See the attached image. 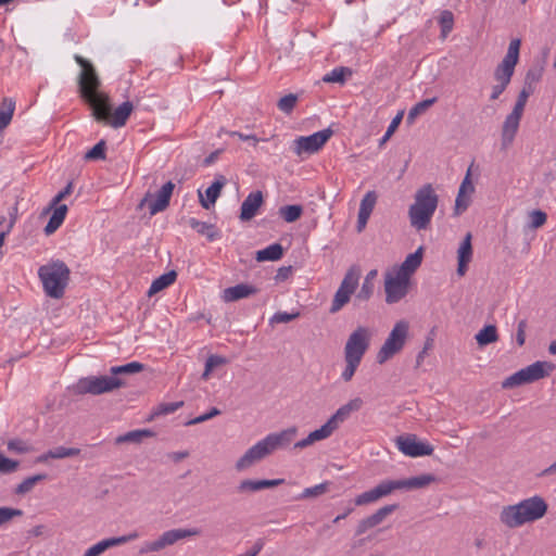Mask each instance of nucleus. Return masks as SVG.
<instances>
[{"instance_id":"f3484780","label":"nucleus","mask_w":556,"mask_h":556,"mask_svg":"<svg viewBox=\"0 0 556 556\" xmlns=\"http://www.w3.org/2000/svg\"><path fill=\"white\" fill-rule=\"evenodd\" d=\"M370 334L367 328L358 327L354 330L344 346V356L362 361L369 348Z\"/></svg>"},{"instance_id":"c756f323","label":"nucleus","mask_w":556,"mask_h":556,"mask_svg":"<svg viewBox=\"0 0 556 556\" xmlns=\"http://www.w3.org/2000/svg\"><path fill=\"white\" fill-rule=\"evenodd\" d=\"M421 261L422 247H419L414 253L406 256L405 261L395 271L409 279L410 275L420 266Z\"/></svg>"},{"instance_id":"9b49d317","label":"nucleus","mask_w":556,"mask_h":556,"mask_svg":"<svg viewBox=\"0 0 556 556\" xmlns=\"http://www.w3.org/2000/svg\"><path fill=\"white\" fill-rule=\"evenodd\" d=\"M198 533L199 531L197 529H173L165 531L157 540L143 542L138 554L146 555L149 553L160 552L181 539L193 536Z\"/></svg>"},{"instance_id":"bb28decb","label":"nucleus","mask_w":556,"mask_h":556,"mask_svg":"<svg viewBox=\"0 0 556 556\" xmlns=\"http://www.w3.org/2000/svg\"><path fill=\"white\" fill-rule=\"evenodd\" d=\"M226 182L227 179L225 176L217 175L213 184L205 190V198H203L202 193L199 192L200 203L203 208L208 210L212 205L215 204Z\"/></svg>"},{"instance_id":"79ce46f5","label":"nucleus","mask_w":556,"mask_h":556,"mask_svg":"<svg viewBox=\"0 0 556 556\" xmlns=\"http://www.w3.org/2000/svg\"><path fill=\"white\" fill-rule=\"evenodd\" d=\"M139 538V533L137 531H131L127 534L121 535V536H113L109 539L102 540L105 549H109L114 546H119L123 544H126L128 542L135 541Z\"/></svg>"},{"instance_id":"4c0bfd02","label":"nucleus","mask_w":556,"mask_h":556,"mask_svg":"<svg viewBox=\"0 0 556 556\" xmlns=\"http://www.w3.org/2000/svg\"><path fill=\"white\" fill-rule=\"evenodd\" d=\"M476 340L480 346L494 343L498 340L497 329L494 325L484 326L477 334Z\"/></svg>"},{"instance_id":"7ed1b4c3","label":"nucleus","mask_w":556,"mask_h":556,"mask_svg":"<svg viewBox=\"0 0 556 556\" xmlns=\"http://www.w3.org/2000/svg\"><path fill=\"white\" fill-rule=\"evenodd\" d=\"M439 195L431 184L421 186L414 195V203L408 207L410 226L417 231L426 230L438 208Z\"/></svg>"},{"instance_id":"e2e57ef3","label":"nucleus","mask_w":556,"mask_h":556,"mask_svg":"<svg viewBox=\"0 0 556 556\" xmlns=\"http://www.w3.org/2000/svg\"><path fill=\"white\" fill-rule=\"evenodd\" d=\"M23 516V510L12 507H0V526L9 522L14 517Z\"/></svg>"},{"instance_id":"412c9836","label":"nucleus","mask_w":556,"mask_h":556,"mask_svg":"<svg viewBox=\"0 0 556 556\" xmlns=\"http://www.w3.org/2000/svg\"><path fill=\"white\" fill-rule=\"evenodd\" d=\"M397 507H399L397 504L386 505V506L379 508L372 515L362 519L357 525L356 535L364 534L369 529L380 525L386 519V517H388L393 511H395L397 509Z\"/></svg>"},{"instance_id":"6e6552de","label":"nucleus","mask_w":556,"mask_h":556,"mask_svg":"<svg viewBox=\"0 0 556 556\" xmlns=\"http://www.w3.org/2000/svg\"><path fill=\"white\" fill-rule=\"evenodd\" d=\"M554 369L555 365L553 363L538 361L504 379L502 388L513 389L522 384L533 383L549 376Z\"/></svg>"},{"instance_id":"dca6fc26","label":"nucleus","mask_w":556,"mask_h":556,"mask_svg":"<svg viewBox=\"0 0 556 556\" xmlns=\"http://www.w3.org/2000/svg\"><path fill=\"white\" fill-rule=\"evenodd\" d=\"M75 61L83 68L78 80L81 98L98 91L101 83L93 65L78 54L75 55Z\"/></svg>"},{"instance_id":"864d4df0","label":"nucleus","mask_w":556,"mask_h":556,"mask_svg":"<svg viewBox=\"0 0 556 556\" xmlns=\"http://www.w3.org/2000/svg\"><path fill=\"white\" fill-rule=\"evenodd\" d=\"M377 202V194L375 191H368L361 201L359 212L371 214Z\"/></svg>"},{"instance_id":"58836bf2","label":"nucleus","mask_w":556,"mask_h":556,"mask_svg":"<svg viewBox=\"0 0 556 556\" xmlns=\"http://www.w3.org/2000/svg\"><path fill=\"white\" fill-rule=\"evenodd\" d=\"M46 479H47L46 473H38L35 476L28 477V478L24 479L20 484H17V486L14 490V493L17 495H24V494L30 492L38 482H41Z\"/></svg>"},{"instance_id":"0eeeda50","label":"nucleus","mask_w":556,"mask_h":556,"mask_svg":"<svg viewBox=\"0 0 556 556\" xmlns=\"http://www.w3.org/2000/svg\"><path fill=\"white\" fill-rule=\"evenodd\" d=\"M71 270L61 260H51L38 268V277L45 293L52 299H61L70 281Z\"/></svg>"},{"instance_id":"9d476101","label":"nucleus","mask_w":556,"mask_h":556,"mask_svg":"<svg viewBox=\"0 0 556 556\" xmlns=\"http://www.w3.org/2000/svg\"><path fill=\"white\" fill-rule=\"evenodd\" d=\"M409 325L406 320L397 321L384 343L377 353V362L383 364L395 354H397L405 345L408 337Z\"/></svg>"},{"instance_id":"4d7b16f0","label":"nucleus","mask_w":556,"mask_h":556,"mask_svg":"<svg viewBox=\"0 0 556 556\" xmlns=\"http://www.w3.org/2000/svg\"><path fill=\"white\" fill-rule=\"evenodd\" d=\"M296 101H298V97L293 93H289L285 97H282L279 101H278V109L280 111H282L283 113L286 114H289L293 111L295 104H296Z\"/></svg>"},{"instance_id":"5fc2aeb1","label":"nucleus","mask_w":556,"mask_h":556,"mask_svg":"<svg viewBox=\"0 0 556 556\" xmlns=\"http://www.w3.org/2000/svg\"><path fill=\"white\" fill-rule=\"evenodd\" d=\"M529 218H530L529 228L538 229L546 223L547 215L545 212H543L541 210H534L529 213Z\"/></svg>"},{"instance_id":"603ef678","label":"nucleus","mask_w":556,"mask_h":556,"mask_svg":"<svg viewBox=\"0 0 556 556\" xmlns=\"http://www.w3.org/2000/svg\"><path fill=\"white\" fill-rule=\"evenodd\" d=\"M344 361L346 363V366L344 368V370L342 371L341 374V378L345 381V382H349L352 380L357 367L359 366L361 362L362 361H358V359H355V358H351V357H346L344 356Z\"/></svg>"},{"instance_id":"c85d7f7f","label":"nucleus","mask_w":556,"mask_h":556,"mask_svg":"<svg viewBox=\"0 0 556 556\" xmlns=\"http://www.w3.org/2000/svg\"><path fill=\"white\" fill-rule=\"evenodd\" d=\"M132 110V103L130 101H125L113 112L111 111V116L109 119H105V122H108L114 128L123 127L129 118Z\"/></svg>"},{"instance_id":"09e8293b","label":"nucleus","mask_w":556,"mask_h":556,"mask_svg":"<svg viewBox=\"0 0 556 556\" xmlns=\"http://www.w3.org/2000/svg\"><path fill=\"white\" fill-rule=\"evenodd\" d=\"M543 74V67L542 66H533L528 70L526 77H525V86L523 88H527V90H534V85L540 81Z\"/></svg>"},{"instance_id":"423d86ee","label":"nucleus","mask_w":556,"mask_h":556,"mask_svg":"<svg viewBox=\"0 0 556 556\" xmlns=\"http://www.w3.org/2000/svg\"><path fill=\"white\" fill-rule=\"evenodd\" d=\"M363 406V400L355 397L342 405L337 412L319 428L312 431L306 438L294 443L295 450H303L317 441L331 437V434L344 422L352 413L358 412Z\"/></svg>"},{"instance_id":"f03ea898","label":"nucleus","mask_w":556,"mask_h":556,"mask_svg":"<svg viewBox=\"0 0 556 556\" xmlns=\"http://www.w3.org/2000/svg\"><path fill=\"white\" fill-rule=\"evenodd\" d=\"M435 476L431 473H425L417 477H410L407 479L400 480H382L375 488L363 492L355 497V504L357 506L367 505L379 501L393 493L396 490H417L428 486L430 483L435 481Z\"/></svg>"},{"instance_id":"f8f14e48","label":"nucleus","mask_w":556,"mask_h":556,"mask_svg":"<svg viewBox=\"0 0 556 556\" xmlns=\"http://www.w3.org/2000/svg\"><path fill=\"white\" fill-rule=\"evenodd\" d=\"M521 41L516 38L509 42L506 55L494 71V78L497 83L509 85L515 72V66L519 60V50Z\"/></svg>"},{"instance_id":"ddd939ff","label":"nucleus","mask_w":556,"mask_h":556,"mask_svg":"<svg viewBox=\"0 0 556 556\" xmlns=\"http://www.w3.org/2000/svg\"><path fill=\"white\" fill-rule=\"evenodd\" d=\"M409 279L394 271L384 275L386 302L394 304L400 302L408 292Z\"/></svg>"},{"instance_id":"6ab92c4d","label":"nucleus","mask_w":556,"mask_h":556,"mask_svg":"<svg viewBox=\"0 0 556 556\" xmlns=\"http://www.w3.org/2000/svg\"><path fill=\"white\" fill-rule=\"evenodd\" d=\"M397 448L410 457L428 456L433 453V446L419 441L415 434H404L396 438Z\"/></svg>"},{"instance_id":"2eb2a0df","label":"nucleus","mask_w":556,"mask_h":556,"mask_svg":"<svg viewBox=\"0 0 556 556\" xmlns=\"http://www.w3.org/2000/svg\"><path fill=\"white\" fill-rule=\"evenodd\" d=\"M174 188L175 185L172 181H167L155 194L148 192L139 203V207L148 205L150 215L165 211L169 205Z\"/></svg>"},{"instance_id":"a211bd4d","label":"nucleus","mask_w":556,"mask_h":556,"mask_svg":"<svg viewBox=\"0 0 556 556\" xmlns=\"http://www.w3.org/2000/svg\"><path fill=\"white\" fill-rule=\"evenodd\" d=\"M298 434L296 427H290L278 432H271L260 440L263 447L267 450V456L277 450H286L290 446Z\"/></svg>"},{"instance_id":"a19ab883","label":"nucleus","mask_w":556,"mask_h":556,"mask_svg":"<svg viewBox=\"0 0 556 556\" xmlns=\"http://www.w3.org/2000/svg\"><path fill=\"white\" fill-rule=\"evenodd\" d=\"M144 368L143 364L139 362H131L121 366H113L110 368V374L114 377H119L121 375H130L142 371Z\"/></svg>"},{"instance_id":"338daca9","label":"nucleus","mask_w":556,"mask_h":556,"mask_svg":"<svg viewBox=\"0 0 556 556\" xmlns=\"http://www.w3.org/2000/svg\"><path fill=\"white\" fill-rule=\"evenodd\" d=\"M300 316V313H287V312H277L274 314V316L270 319V323L275 324H282V323H289L294 320Z\"/></svg>"},{"instance_id":"aec40b11","label":"nucleus","mask_w":556,"mask_h":556,"mask_svg":"<svg viewBox=\"0 0 556 556\" xmlns=\"http://www.w3.org/2000/svg\"><path fill=\"white\" fill-rule=\"evenodd\" d=\"M91 108L93 117L99 121L109 119L111 116V103L106 93L96 91L83 98Z\"/></svg>"},{"instance_id":"3c124183","label":"nucleus","mask_w":556,"mask_h":556,"mask_svg":"<svg viewBox=\"0 0 556 556\" xmlns=\"http://www.w3.org/2000/svg\"><path fill=\"white\" fill-rule=\"evenodd\" d=\"M105 150H106V143L104 140H100L97 144L93 146L92 149H90L86 155L85 159L88 161L92 160H105Z\"/></svg>"},{"instance_id":"bf43d9fd","label":"nucleus","mask_w":556,"mask_h":556,"mask_svg":"<svg viewBox=\"0 0 556 556\" xmlns=\"http://www.w3.org/2000/svg\"><path fill=\"white\" fill-rule=\"evenodd\" d=\"M531 93H532L531 89L527 90V88H522V90L520 91L518 99L514 105V109L511 111L513 114L522 116L527 100Z\"/></svg>"},{"instance_id":"4468645a","label":"nucleus","mask_w":556,"mask_h":556,"mask_svg":"<svg viewBox=\"0 0 556 556\" xmlns=\"http://www.w3.org/2000/svg\"><path fill=\"white\" fill-rule=\"evenodd\" d=\"M331 129H324L309 136H302L293 141V152L298 156L316 153L331 137Z\"/></svg>"},{"instance_id":"f257e3e1","label":"nucleus","mask_w":556,"mask_h":556,"mask_svg":"<svg viewBox=\"0 0 556 556\" xmlns=\"http://www.w3.org/2000/svg\"><path fill=\"white\" fill-rule=\"evenodd\" d=\"M547 509L546 501L540 495H534L515 505L503 507L500 521L506 527L515 529L543 518Z\"/></svg>"},{"instance_id":"4be33fe9","label":"nucleus","mask_w":556,"mask_h":556,"mask_svg":"<svg viewBox=\"0 0 556 556\" xmlns=\"http://www.w3.org/2000/svg\"><path fill=\"white\" fill-rule=\"evenodd\" d=\"M264 203L263 192L257 190L248 194L241 204L239 218L241 222L252 219Z\"/></svg>"},{"instance_id":"13d9d810","label":"nucleus","mask_w":556,"mask_h":556,"mask_svg":"<svg viewBox=\"0 0 556 556\" xmlns=\"http://www.w3.org/2000/svg\"><path fill=\"white\" fill-rule=\"evenodd\" d=\"M374 290H375V282H369V281L364 280L359 291L355 295V301H358V302L368 301L372 296Z\"/></svg>"},{"instance_id":"69168bd1","label":"nucleus","mask_w":556,"mask_h":556,"mask_svg":"<svg viewBox=\"0 0 556 556\" xmlns=\"http://www.w3.org/2000/svg\"><path fill=\"white\" fill-rule=\"evenodd\" d=\"M184 405V402L162 403L157 406L155 415H168L175 413Z\"/></svg>"},{"instance_id":"de8ad7c7","label":"nucleus","mask_w":556,"mask_h":556,"mask_svg":"<svg viewBox=\"0 0 556 556\" xmlns=\"http://www.w3.org/2000/svg\"><path fill=\"white\" fill-rule=\"evenodd\" d=\"M351 70L348 67H336L323 77V81L343 84L345 81L346 74L351 75Z\"/></svg>"},{"instance_id":"72a5a7b5","label":"nucleus","mask_w":556,"mask_h":556,"mask_svg":"<svg viewBox=\"0 0 556 556\" xmlns=\"http://www.w3.org/2000/svg\"><path fill=\"white\" fill-rule=\"evenodd\" d=\"M177 278V273L175 270L167 271L156 279H154L148 290V295L152 296L157 292L164 290L175 282Z\"/></svg>"},{"instance_id":"473e14b6","label":"nucleus","mask_w":556,"mask_h":556,"mask_svg":"<svg viewBox=\"0 0 556 556\" xmlns=\"http://www.w3.org/2000/svg\"><path fill=\"white\" fill-rule=\"evenodd\" d=\"M67 213V206L65 204L58 205L52 215L50 216L46 227H45V233L47 236H50L54 233L59 227L63 224L65 216Z\"/></svg>"},{"instance_id":"f704fd0d","label":"nucleus","mask_w":556,"mask_h":556,"mask_svg":"<svg viewBox=\"0 0 556 556\" xmlns=\"http://www.w3.org/2000/svg\"><path fill=\"white\" fill-rule=\"evenodd\" d=\"M283 255V248L279 243H273L266 247L263 250L256 252V261L266 262V261H278Z\"/></svg>"},{"instance_id":"680f3d73","label":"nucleus","mask_w":556,"mask_h":556,"mask_svg":"<svg viewBox=\"0 0 556 556\" xmlns=\"http://www.w3.org/2000/svg\"><path fill=\"white\" fill-rule=\"evenodd\" d=\"M18 466H20V463L17 460L8 458L0 452V472L1 473H12V472L16 471Z\"/></svg>"},{"instance_id":"7c9ffc66","label":"nucleus","mask_w":556,"mask_h":556,"mask_svg":"<svg viewBox=\"0 0 556 556\" xmlns=\"http://www.w3.org/2000/svg\"><path fill=\"white\" fill-rule=\"evenodd\" d=\"M359 277H361L359 268L357 266H351L346 270L338 289L352 295L358 287Z\"/></svg>"},{"instance_id":"393cba45","label":"nucleus","mask_w":556,"mask_h":556,"mask_svg":"<svg viewBox=\"0 0 556 556\" xmlns=\"http://www.w3.org/2000/svg\"><path fill=\"white\" fill-rule=\"evenodd\" d=\"M257 288L248 283H238L233 287L226 288L223 291L222 299L226 303L236 302L241 299L249 298L257 293Z\"/></svg>"},{"instance_id":"774afa93","label":"nucleus","mask_w":556,"mask_h":556,"mask_svg":"<svg viewBox=\"0 0 556 556\" xmlns=\"http://www.w3.org/2000/svg\"><path fill=\"white\" fill-rule=\"evenodd\" d=\"M470 177H471V170H470V168H468L467 174L459 186L458 192L465 193V194H472L475 192V186H473Z\"/></svg>"},{"instance_id":"c03bdc74","label":"nucleus","mask_w":556,"mask_h":556,"mask_svg":"<svg viewBox=\"0 0 556 556\" xmlns=\"http://www.w3.org/2000/svg\"><path fill=\"white\" fill-rule=\"evenodd\" d=\"M351 296L349 293L338 289L333 295L329 312L336 314L341 311L350 302Z\"/></svg>"},{"instance_id":"2f4dec72","label":"nucleus","mask_w":556,"mask_h":556,"mask_svg":"<svg viewBox=\"0 0 556 556\" xmlns=\"http://www.w3.org/2000/svg\"><path fill=\"white\" fill-rule=\"evenodd\" d=\"M188 225L199 235L206 237L208 241H215L220 238L218 229L213 224L200 222L197 218L191 217L188 219Z\"/></svg>"},{"instance_id":"0e129e2a","label":"nucleus","mask_w":556,"mask_h":556,"mask_svg":"<svg viewBox=\"0 0 556 556\" xmlns=\"http://www.w3.org/2000/svg\"><path fill=\"white\" fill-rule=\"evenodd\" d=\"M403 113H399L390 123L386 134L382 136V138L379 141V146L382 147L393 135V132L399 127L401 121H402Z\"/></svg>"},{"instance_id":"6e6d98bb","label":"nucleus","mask_w":556,"mask_h":556,"mask_svg":"<svg viewBox=\"0 0 556 556\" xmlns=\"http://www.w3.org/2000/svg\"><path fill=\"white\" fill-rule=\"evenodd\" d=\"M226 362H227L226 358L223 356H218V355L208 356L205 362V368H204V372H203L202 377L204 379H207V377L210 376V374L212 372V370L214 368L226 364Z\"/></svg>"},{"instance_id":"cd10ccee","label":"nucleus","mask_w":556,"mask_h":556,"mask_svg":"<svg viewBox=\"0 0 556 556\" xmlns=\"http://www.w3.org/2000/svg\"><path fill=\"white\" fill-rule=\"evenodd\" d=\"M521 116L516 114H508L505 118V122L503 124L502 128V147L503 149L508 148L513 141L514 138L518 131L519 123H520Z\"/></svg>"},{"instance_id":"e433bc0d","label":"nucleus","mask_w":556,"mask_h":556,"mask_svg":"<svg viewBox=\"0 0 556 556\" xmlns=\"http://www.w3.org/2000/svg\"><path fill=\"white\" fill-rule=\"evenodd\" d=\"M80 453L79 448L76 447H65L58 446L55 448L49 450L46 454L41 455L38 460L45 462L48 458L61 459L66 457L77 456Z\"/></svg>"},{"instance_id":"49530a36","label":"nucleus","mask_w":556,"mask_h":556,"mask_svg":"<svg viewBox=\"0 0 556 556\" xmlns=\"http://www.w3.org/2000/svg\"><path fill=\"white\" fill-rule=\"evenodd\" d=\"M330 482H323L311 488L304 489V491L296 497V500H305L309 497H317L329 490Z\"/></svg>"},{"instance_id":"1a4fd4ad","label":"nucleus","mask_w":556,"mask_h":556,"mask_svg":"<svg viewBox=\"0 0 556 556\" xmlns=\"http://www.w3.org/2000/svg\"><path fill=\"white\" fill-rule=\"evenodd\" d=\"M126 382L121 377L111 376H89L80 378L76 386L75 391L78 394H92L100 395L103 393L112 392L116 389L123 388Z\"/></svg>"},{"instance_id":"052dcab7","label":"nucleus","mask_w":556,"mask_h":556,"mask_svg":"<svg viewBox=\"0 0 556 556\" xmlns=\"http://www.w3.org/2000/svg\"><path fill=\"white\" fill-rule=\"evenodd\" d=\"M471 202V194H465V193H457L456 200H455V207H454V214L460 215L464 213Z\"/></svg>"},{"instance_id":"39448f33","label":"nucleus","mask_w":556,"mask_h":556,"mask_svg":"<svg viewBox=\"0 0 556 556\" xmlns=\"http://www.w3.org/2000/svg\"><path fill=\"white\" fill-rule=\"evenodd\" d=\"M363 406V400L355 397L342 405L337 412L319 428L312 431L306 438L294 443L295 450H303L317 441L331 437V434L344 422L352 413L358 412Z\"/></svg>"},{"instance_id":"8fccbe9b","label":"nucleus","mask_w":556,"mask_h":556,"mask_svg":"<svg viewBox=\"0 0 556 556\" xmlns=\"http://www.w3.org/2000/svg\"><path fill=\"white\" fill-rule=\"evenodd\" d=\"M439 24L441 27L442 37L445 38L450 34L454 26V15L451 11L444 10L441 12L439 17Z\"/></svg>"},{"instance_id":"ea45409f","label":"nucleus","mask_w":556,"mask_h":556,"mask_svg":"<svg viewBox=\"0 0 556 556\" xmlns=\"http://www.w3.org/2000/svg\"><path fill=\"white\" fill-rule=\"evenodd\" d=\"M2 108L3 110H0V131L10 124L15 110V101L11 98H4Z\"/></svg>"},{"instance_id":"c9c22d12","label":"nucleus","mask_w":556,"mask_h":556,"mask_svg":"<svg viewBox=\"0 0 556 556\" xmlns=\"http://www.w3.org/2000/svg\"><path fill=\"white\" fill-rule=\"evenodd\" d=\"M154 433L149 429H138L129 431L125 434L118 435L115 439L116 444L122 443H140L143 439L153 437Z\"/></svg>"},{"instance_id":"5701e85b","label":"nucleus","mask_w":556,"mask_h":556,"mask_svg":"<svg viewBox=\"0 0 556 556\" xmlns=\"http://www.w3.org/2000/svg\"><path fill=\"white\" fill-rule=\"evenodd\" d=\"M267 450L263 447L261 441L255 443L253 446L247 450V452L237 460L236 469L243 471L252 467L255 463L262 460L267 456Z\"/></svg>"},{"instance_id":"a878e982","label":"nucleus","mask_w":556,"mask_h":556,"mask_svg":"<svg viewBox=\"0 0 556 556\" xmlns=\"http://www.w3.org/2000/svg\"><path fill=\"white\" fill-rule=\"evenodd\" d=\"M472 236L468 232L463 239L458 250H457V274L459 276H464L468 269V264L472 258V245H471Z\"/></svg>"},{"instance_id":"20e7f679","label":"nucleus","mask_w":556,"mask_h":556,"mask_svg":"<svg viewBox=\"0 0 556 556\" xmlns=\"http://www.w3.org/2000/svg\"><path fill=\"white\" fill-rule=\"evenodd\" d=\"M363 406V400L355 397L342 405L337 412L319 428L312 431L306 438L294 443L295 450H303L317 441L331 437V434L344 422L352 413L358 412Z\"/></svg>"},{"instance_id":"37998d69","label":"nucleus","mask_w":556,"mask_h":556,"mask_svg":"<svg viewBox=\"0 0 556 556\" xmlns=\"http://www.w3.org/2000/svg\"><path fill=\"white\" fill-rule=\"evenodd\" d=\"M437 98L426 99L416 103L408 112L407 122L413 123L415 118L425 113L430 106L437 102Z\"/></svg>"},{"instance_id":"a18cd8bd","label":"nucleus","mask_w":556,"mask_h":556,"mask_svg":"<svg viewBox=\"0 0 556 556\" xmlns=\"http://www.w3.org/2000/svg\"><path fill=\"white\" fill-rule=\"evenodd\" d=\"M303 213L301 205H286L280 207L279 214L287 223H293L298 220Z\"/></svg>"},{"instance_id":"b1692460","label":"nucleus","mask_w":556,"mask_h":556,"mask_svg":"<svg viewBox=\"0 0 556 556\" xmlns=\"http://www.w3.org/2000/svg\"><path fill=\"white\" fill-rule=\"evenodd\" d=\"M285 482L283 479H262V480H252V479H245L242 480L238 486L237 490L239 493H255L265 489H270L278 486Z\"/></svg>"}]
</instances>
